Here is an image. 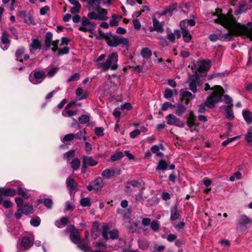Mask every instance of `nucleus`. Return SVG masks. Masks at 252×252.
<instances>
[{
  "mask_svg": "<svg viewBox=\"0 0 252 252\" xmlns=\"http://www.w3.org/2000/svg\"><path fill=\"white\" fill-rule=\"evenodd\" d=\"M222 24L230 28L231 32L236 35L249 38L252 40V23L248 22L246 25H242L237 22L232 17H223L221 19Z\"/></svg>",
  "mask_w": 252,
  "mask_h": 252,
  "instance_id": "nucleus-1",
  "label": "nucleus"
},
{
  "mask_svg": "<svg viewBox=\"0 0 252 252\" xmlns=\"http://www.w3.org/2000/svg\"><path fill=\"white\" fill-rule=\"evenodd\" d=\"M204 90L205 91L208 90L213 91L210 95L207 97L205 101V105L208 108L211 109L213 108L216 103L222 101V96L224 93V91L221 86L216 85L211 88L208 83H206Z\"/></svg>",
  "mask_w": 252,
  "mask_h": 252,
  "instance_id": "nucleus-2",
  "label": "nucleus"
},
{
  "mask_svg": "<svg viewBox=\"0 0 252 252\" xmlns=\"http://www.w3.org/2000/svg\"><path fill=\"white\" fill-rule=\"evenodd\" d=\"M232 10H229L227 15L223 14L221 13H219L218 12L217 13L216 15L217 16L218 18L217 19L214 20L215 23L220 24L224 28H226L227 29H228L229 32H227V33H222L221 32H220L218 34H211L209 36V39H210V41L214 42L217 41L218 40H220L224 41H228L232 40L233 38L232 35H234V34H233L231 32L230 28L224 26L222 24L221 20V19H222V18L223 17H232L233 18H234V17L233 16L232 14ZM235 35H236L235 34Z\"/></svg>",
  "mask_w": 252,
  "mask_h": 252,
  "instance_id": "nucleus-3",
  "label": "nucleus"
},
{
  "mask_svg": "<svg viewBox=\"0 0 252 252\" xmlns=\"http://www.w3.org/2000/svg\"><path fill=\"white\" fill-rule=\"evenodd\" d=\"M118 57L117 52H113L110 54L108 55L105 62L97 64L98 68H101L104 72L108 71L109 69L112 70H116L119 67Z\"/></svg>",
  "mask_w": 252,
  "mask_h": 252,
  "instance_id": "nucleus-4",
  "label": "nucleus"
},
{
  "mask_svg": "<svg viewBox=\"0 0 252 252\" xmlns=\"http://www.w3.org/2000/svg\"><path fill=\"white\" fill-rule=\"evenodd\" d=\"M104 38L106 43L109 46L116 47L119 45H123L127 49H128V41L123 36H117L109 32L104 35Z\"/></svg>",
  "mask_w": 252,
  "mask_h": 252,
  "instance_id": "nucleus-5",
  "label": "nucleus"
},
{
  "mask_svg": "<svg viewBox=\"0 0 252 252\" xmlns=\"http://www.w3.org/2000/svg\"><path fill=\"white\" fill-rule=\"evenodd\" d=\"M252 223V220L245 215H240L238 217L236 229L241 232L246 231Z\"/></svg>",
  "mask_w": 252,
  "mask_h": 252,
  "instance_id": "nucleus-6",
  "label": "nucleus"
},
{
  "mask_svg": "<svg viewBox=\"0 0 252 252\" xmlns=\"http://www.w3.org/2000/svg\"><path fill=\"white\" fill-rule=\"evenodd\" d=\"M46 73L44 71L40 70H33L30 73L29 76V81L34 85L41 83L46 77Z\"/></svg>",
  "mask_w": 252,
  "mask_h": 252,
  "instance_id": "nucleus-7",
  "label": "nucleus"
},
{
  "mask_svg": "<svg viewBox=\"0 0 252 252\" xmlns=\"http://www.w3.org/2000/svg\"><path fill=\"white\" fill-rule=\"evenodd\" d=\"M96 24L94 22L91 21L86 17H83L81 20V25L78 27V30L84 32L93 33Z\"/></svg>",
  "mask_w": 252,
  "mask_h": 252,
  "instance_id": "nucleus-8",
  "label": "nucleus"
},
{
  "mask_svg": "<svg viewBox=\"0 0 252 252\" xmlns=\"http://www.w3.org/2000/svg\"><path fill=\"white\" fill-rule=\"evenodd\" d=\"M70 238L72 242L78 244V247L82 250L85 251L88 250V247L86 244L81 241L80 236L77 230H75L70 234Z\"/></svg>",
  "mask_w": 252,
  "mask_h": 252,
  "instance_id": "nucleus-9",
  "label": "nucleus"
},
{
  "mask_svg": "<svg viewBox=\"0 0 252 252\" xmlns=\"http://www.w3.org/2000/svg\"><path fill=\"white\" fill-rule=\"evenodd\" d=\"M167 123L169 125H174L179 127H183L185 124L173 114H169L165 117Z\"/></svg>",
  "mask_w": 252,
  "mask_h": 252,
  "instance_id": "nucleus-10",
  "label": "nucleus"
},
{
  "mask_svg": "<svg viewBox=\"0 0 252 252\" xmlns=\"http://www.w3.org/2000/svg\"><path fill=\"white\" fill-rule=\"evenodd\" d=\"M34 236L32 234H29L24 236L21 240V246L24 250H27L33 246Z\"/></svg>",
  "mask_w": 252,
  "mask_h": 252,
  "instance_id": "nucleus-11",
  "label": "nucleus"
},
{
  "mask_svg": "<svg viewBox=\"0 0 252 252\" xmlns=\"http://www.w3.org/2000/svg\"><path fill=\"white\" fill-rule=\"evenodd\" d=\"M103 185L104 183L102 178L98 177L87 186V189L89 191H92L93 189L97 191L100 190L102 188Z\"/></svg>",
  "mask_w": 252,
  "mask_h": 252,
  "instance_id": "nucleus-12",
  "label": "nucleus"
},
{
  "mask_svg": "<svg viewBox=\"0 0 252 252\" xmlns=\"http://www.w3.org/2000/svg\"><path fill=\"white\" fill-rule=\"evenodd\" d=\"M0 47L3 50H6L10 44L9 35L6 32H3L0 37Z\"/></svg>",
  "mask_w": 252,
  "mask_h": 252,
  "instance_id": "nucleus-13",
  "label": "nucleus"
},
{
  "mask_svg": "<svg viewBox=\"0 0 252 252\" xmlns=\"http://www.w3.org/2000/svg\"><path fill=\"white\" fill-rule=\"evenodd\" d=\"M107 226L104 227L103 231L102 233L103 237L105 240L112 239L113 240L116 239L119 237L118 231L116 230H113L109 232L107 231L106 228Z\"/></svg>",
  "mask_w": 252,
  "mask_h": 252,
  "instance_id": "nucleus-14",
  "label": "nucleus"
},
{
  "mask_svg": "<svg viewBox=\"0 0 252 252\" xmlns=\"http://www.w3.org/2000/svg\"><path fill=\"white\" fill-rule=\"evenodd\" d=\"M200 81L199 77L196 75H192L190 77L189 80V88L193 93L196 92L197 86L199 85Z\"/></svg>",
  "mask_w": 252,
  "mask_h": 252,
  "instance_id": "nucleus-15",
  "label": "nucleus"
},
{
  "mask_svg": "<svg viewBox=\"0 0 252 252\" xmlns=\"http://www.w3.org/2000/svg\"><path fill=\"white\" fill-rule=\"evenodd\" d=\"M41 42L38 39H32V42L30 45V53L31 54H34L35 50H40L41 49Z\"/></svg>",
  "mask_w": 252,
  "mask_h": 252,
  "instance_id": "nucleus-16",
  "label": "nucleus"
},
{
  "mask_svg": "<svg viewBox=\"0 0 252 252\" xmlns=\"http://www.w3.org/2000/svg\"><path fill=\"white\" fill-rule=\"evenodd\" d=\"M153 27H150V31L151 32H153L154 31H157L160 33L163 32L164 29L163 28V25L156 18L153 19Z\"/></svg>",
  "mask_w": 252,
  "mask_h": 252,
  "instance_id": "nucleus-17",
  "label": "nucleus"
},
{
  "mask_svg": "<svg viewBox=\"0 0 252 252\" xmlns=\"http://www.w3.org/2000/svg\"><path fill=\"white\" fill-rule=\"evenodd\" d=\"M174 113L178 116H182L187 110V108L183 104L178 103L173 106Z\"/></svg>",
  "mask_w": 252,
  "mask_h": 252,
  "instance_id": "nucleus-18",
  "label": "nucleus"
},
{
  "mask_svg": "<svg viewBox=\"0 0 252 252\" xmlns=\"http://www.w3.org/2000/svg\"><path fill=\"white\" fill-rule=\"evenodd\" d=\"M248 9V4L244 1H240L239 2L238 8L235 11L234 14L236 15H238L243 13H246Z\"/></svg>",
  "mask_w": 252,
  "mask_h": 252,
  "instance_id": "nucleus-19",
  "label": "nucleus"
},
{
  "mask_svg": "<svg viewBox=\"0 0 252 252\" xmlns=\"http://www.w3.org/2000/svg\"><path fill=\"white\" fill-rule=\"evenodd\" d=\"M95 11L97 13L98 20L106 21L108 19V17L107 16L108 12L106 9L100 7L96 9Z\"/></svg>",
  "mask_w": 252,
  "mask_h": 252,
  "instance_id": "nucleus-20",
  "label": "nucleus"
},
{
  "mask_svg": "<svg viewBox=\"0 0 252 252\" xmlns=\"http://www.w3.org/2000/svg\"><path fill=\"white\" fill-rule=\"evenodd\" d=\"M180 213L178 210V206L175 204L170 208V220L171 221L179 219Z\"/></svg>",
  "mask_w": 252,
  "mask_h": 252,
  "instance_id": "nucleus-21",
  "label": "nucleus"
},
{
  "mask_svg": "<svg viewBox=\"0 0 252 252\" xmlns=\"http://www.w3.org/2000/svg\"><path fill=\"white\" fill-rule=\"evenodd\" d=\"M76 95L78 98V100H83L86 99L88 96V92L86 90H84L82 88H78L76 90Z\"/></svg>",
  "mask_w": 252,
  "mask_h": 252,
  "instance_id": "nucleus-22",
  "label": "nucleus"
},
{
  "mask_svg": "<svg viewBox=\"0 0 252 252\" xmlns=\"http://www.w3.org/2000/svg\"><path fill=\"white\" fill-rule=\"evenodd\" d=\"M101 0H89L87 2L88 4L89 9L90 10H96L98 8L100 7Z\"/></svg>",
  "mask_w": 252,
  "mask_h": 252,
  "instance_id": "nucleus-23",
  "label": "nucleus"
},
{
  "mask_svg": "<svg viewBox=\"0 0 252 252\" xmlns=\"http://www.w3.org/2000/svg\"><path fill=\"white\" fill-rule=\"evenodd\" d=\"M83 161L88 166H94L98 163V161L95 160L91 156H84Z\"/></svg>",
  "mask_w": 252,
  "mask_h": 252,
  "instance_id": "nucleus-24",
  "label": "nucleus"
},
{
  "mask_svg": "<svg viewBox=\"0 0 252 252\" xmlns=\"http://www.w3.org/2000/svg\"><path fill=\"white\" fill-rule=\"evenodd\" d=\"M243 117L248 124H252V113L248 110H244L242 111Z\"/></svg>",
  "mask_w": 252,
  "mask_h": 252,
  "instance_id": "nucleus-25",
  "label": "nucleus"
},
{
  "mask_svg": "<svg viewBox=\"0 0 252 252\" xmlns=\"http://www.w3.org/2000/svg\"><path fill=\"white\" fill-rule=\"evenodd\" d=\"M211 65V62L210 60H203L201 62L199 68L202 71H207L209 70Z\"/></svg>",
  "mask_w": 252,
  "mask_h": 252,
  "instance_id": "nucleus-26",
  "label": "nucleus"
},
{
  "mask_svg": "<svg viewBox=\"0 0 252 252\" xmlns=\"http://www.w3.org/2000/svg\"><path fill=\"white\" fill-rule=\"evenodd\" d=\"M115 174V171L113 169H106L102 171V176L106 179H110L114 177Z\"/></svg>",
  "mask_w": 252,
  "mask_h": 252,
  "instance_id": "nucleus-27",
  "label": "nucleus"
},
{
  "mask_svg": "<svg viewBox=\"0 0 252 252\" xmlns=\"http://www.w3.org/2000/svg\"><path fill=\"white\" fill-rule=\"evenodd\" d=\"M23 214L28 215L29 214H31L33 212V206L32 205H29L28 204H25L22 208L20 209Z\"/></svg>",
  "mask_w": 252,
  "mask_h": 252,
  "instance_id": "nucleus-28",
  "label": "nucleus"
},
{
  "mask_svg": "<svg viewBox=\"0 0 252 252\" xmlns=\"http://www.w3.org/2000/svg\"><path fill=\"white\" fill-rule=\"evenodd\" d=\"M66 184L67 188L70 190H74L77 187V183L75 182L74 179L71 177L67 178Z\"/></svg>",
  "mask_w": 252,
  "mask_h": 252,
  "instance_id": "nucleus-29",
  "label": "nucleus"
},
{
  "mask_svg": "<svg viewBox=\"0 0 252 252\" xmlns=\"http://www.w3.org/2000/svg\"><path fill=\"white\" fill-rule=\"evenodd\" d=\"M25 49L23 47H21L18 48L15 52V57L16 60L20 62H22L23 61V56L25 53Z\"/></svg>",
  "mask_w": 252,
  "mask_h": 252,
  "instance_id": "nucleus-30",
  "label": "nucleus"
},
{
  "mask_svg": "<svg viewBox=\"0 0 252 252\" xmlns=\"http://www.w3.org/2000/svg\"><path fill=\"white\" fill-rule=\"evenodd\" d=\"M68 222V219L66 217H62L55 222V225L58 228L64 227Z\"/></svg>",
  "mask_w": 252,
  "mask_h": 252,
  "instance_id": "nucleus-31",
  "label": "nucleus"
},
{
  "mask_svg": "<svg viewBox=\"0 0 252 252\" xmlns=\"http://www.w3.org/2000/svg\"><path fill=\"white\" fill-rule=\"evenodd\" d=\"M195 116L194 115L192 112L189 113V117L187 120L188 126L189 128L192 127L195 124Z\"/></svg>",
  "mask_w": 252,
  "mask_h": 252,
  "instance_id": "nucleus-32",
  "label": "nucleus"
},
{
  "mask_svg": "<svg viewBox=\"0 0 252 252\" xmlns=\"http://www.w3.org/2000/svg\"><path fill=\"white\" fill-rule=\"evenodd\" d=\"M53 34L50 32H48L45 36V44L46 46L48 48H49L53 42Z\"/></svg>",
  "mask_w": 252,
  "mask_h": 252,
  "instance_id": "nucleus-33",
  "label": "nucleus"
},
{
  "mask_svg": "<svg viewBox=\"0 0 252 252\" xmlns=\"http://www.w3.org/2000/svg\"><path fill=\"white\" fill-rule=\"evenodd\" d=\"M232 105L231 106H227L225 107V113H226V117L231 120H233L234 118V115L233 114L232 108Z\"/></svg>",
  "mask_w": 252,
  "mask_h": 252,
  "instance_id": "nucleus-34",
  "label": "nucleus"
},
{
  "mask_svg": "<svg viewBox=\"0 0 252 252\" xmlns=\"http://www.w3.org/2000/svg\"><path fill=\"white\" fill-rule=\"evenodd\" d=\"M152 54L151 50L148 48H144L141 51V55L144 59H150Z\"/></svg>",
  "mask_w": 252,
  "mask_h": 252,
  "instance_id": "nucleus-35",
  "label": "nucleus"
},
{
  "mask_svg": "<svg viewBox=\"0 0 252 252\" xmlns=\"http://www.w3.org/2000/svg\"><path fill=\"white\" fill-rule=\"evenodd\" d=\"M70 163L73 171L77 170L80 166V161L77 158H74Z\"/></svg>",
  "mask_w": 252,
  "mask_h": 252,
  "instance_id": "nucleus-36",
  "label": "nucleus"
},
{
  "mask_svg": "<svg viewBox=\"0 0 252 252\" xmlns=\"http://www.w3.org/2000/svg\"><path fill=\"white\" fill-rule=\"evenodd\" d=\"M168 166L167 162L161 159L159 160L158 166L156 167L157 170H165L167 169Z\"/></svg>",
  "mask_w": 252,
  "mask_h": 252,
  "instance_id": "nucleus-37",
  "label": "nucleus"
},
{
  "mask_svg": "<svg viewBox=\"0 0 252 252\" xmlns=\"http://www.w3.org/2000/svg\"><path fill=\"white\" fill-rule=\"evenodd\" d=\"M181 32L182 33L184 41L187 43L189 42L191 39V36L189 30H184V31H182Z\"/></svg>",
  "mask_w": 252,
  "mask_h": 252,
  "instance_id": "nucleus-38",
  "label": "nucleus"
},
{
  "mask_svg": "<svg viewBox=\"0 0 252 252\" xmlns=\"http://www.w3.org/2000/svg\"><path fill=\"white\" fill-rule=\"evenodd\" d=\"M138 245L141 249L145 250L149 248V244L146 240L141 239L138 241Z\"/></svg>",
  "mask_w": 252,
  "mask_h": 252,
  "instance_id": "nucleus-39",
  "label": "nucleus"
},
{
  "mask_svg": "<svg viewBox=\"0 0 252 252\" xmlns=\"http://www.w3.org/2000/svg\"><path fill=\"white\" fill-rule=\"evenodd\" d=\"M3 194L7 196H13L16 194V190L12 188L6 189L3 190Z\"/></svg>",
  "mask_w": 252,
  "mask_h": 252,
  "instance_id": "nucleus-40",
  "label": "nucleus"
},
{
  "mask_svg": "<svg viewBox=\"0 0 252 252\" xmlns=\"http://www.w3.org/2000/svg\"><path fill=\"white\" fill-rule=\"evenodd\" d=\"M17 193L19 195H21L24 198H28L30 196V194L26 192L23 188L19 187L17 188Z\"/></svg>",
  "mask_w": 252,
  "mask_h": 252,
  "instance_id": "nucleus-41",
  "label": "nucleus"
},
{
  "mask_svg": "<svg viewBox=\"0 0 252 252\" xmlns=\"http://www.w3.org/2000/svg\"><path fill=\"white\" fill-rule=\"evenodd\" d=\"M124 156V154L122 152H119L112 155L111 157V159L113 161H115L122 159Z\"/></svg>",
  "mask_w": 252,
  "mask_h": 252,
  "instance_id": "nucleus-42",
  "label": "nucleus"
},
{
  "mask_svg": "<svg viewBox=\"0 0 252 252\" xmlns=\"http://www.w3.org/2000/svg\"><path fill=\"white\" fill-rule=\"evenodd\" d=\"M111 27H117L119 25L118 17L117 15L113 14L112 16V20L109 22Z\"/></svg>",
  "mask_w": 252,
  "mask_h": 252,
  "instance_id": "nucleus-43",
  "label": "nucleus"
},
{
  "mask_svg": "<svg viewBox=\"0 0 252 252\" xmlns=\"http://www.w3.org/2000/svg\"><path fill=\"white\" fill-rule=\"evenodd\" d=\"M81 205L83 207H90L91 203L90 199L88 197H84L81 199Z\"/></svg>",
  "mask_w": 252,
  "mask_h": 252,
  "instance_id": "nucleus-44",
  "label": "nucleus"
},
{
  "mask_svg": "<svg viewBox=\"0 0 252 252\" xmlns=\"http://www.w3.org/2000/svg\"><path fill=\"white\" fill-rule=\"evenodd\" d=\"M75 155V151L73 150H70L69 151L65 153L63 156L64 158L66 159L67 161H69L71 158H72Z\"/></svg>",
  "mask_w": 252,
  "mask_h": 252,
  "instance_id": "nucleus-45",
  "label": "nucleus"
},
{
  "mask_svg": "<svg viewBox=\"0 0 252 252\" xmlns=\"http://www.w3.org/2000/svg\"><path fill=\"white\" fill-rule=\"evenodd\" d=\"M77 113V112L76 111L64 110L62 112V115L64 117H71L73 116L76 115Z\"/></svg>",
  "mask_w": 252,
  "mask_h": 252,
  "instance_id": "nucleus-46",
  "label": "nucleus"
},
{
  "mask_svg": "<svg viewBox=\"0 0 252 252\" xmlns=\"http://www.w3.org/2000/svg\"><path fill=\"white\" fill-rule=\"evenodd\" d=\"M81 5L80 4L74 5V6L71 7L70 9V12L72 14H77L80 11Z\"/></svg>",
  "mask_w": 252,
  "mask_h": 252,
  "instance_id": "nucleus-47",
  "label": "nucleus"
},
{
  "mask_svg": "<svg viewBox=\"0 0 252 252\" xmlns=\"http://www.w3.org/2000/svg\"><path fill=\"white\" fill-rule=\"evenodd\" d=\"M86 131L85 130H84L83 131H79L78 133L76 134H75V138L76 139H80L82 138H83L84 141L86 140V137L85 136L86 135Z\"/></svg>",
  "mask_w": 252,
  "mask_h": 252,
  "instance_id": "nucleus-48",
  "label": "nucleus"
},
{
  "mask_svg": "<svg viewBox=\"0 0 252 252\" xmlns=\"http://www.w3.org/2000/svg\"><path fill=\"white\" fill-rule=\"evenodd\" d=\"M31 224L34 227H37L40 223V219L38 217H36L31 220Z\"/></svg>",
  "mask_w": 252,
  "mask_h": 252,
  "instance_id": "nucleus-49",
  "label": "nucleus"
},
{
  "mask_svg": "<svg viewBox=\"0 0 252 252\" xmlns=\"http://www.w3.org/2000/svg\"><path fill=\"white\" fill-rule=\"evenodd\" d=\"M80 123L82 124H86L90 121V117L87 115H81L78 119Z\"/></svg>",
  "mask_w": 252,
  "mask_h": 252,
  "instance_id": "nucleus-50",
  "label": "nucleus"
},
{
  "mask_svg": "<svg viewBox=\"0 0 252 252\" xmlns=\"http://www.w3.org/2000/svg\"><path fill=\"white\" fill-rule=\"evenodd\" d=\"M75 138V134L74 133H70L65 135L64 137L63 138V140L62 141L63 142H69Z\"/></svg>",
  "mask_w": 252,
  "mask_h": 252,
  "instance_id": "nucleus-51",
  "label": "nucleus"
},
{
  "mask_svg": "<svg viewBox=\"0 0 252 252\" xmlns=\"http://www.w3.org/2000/svg\"><path fill=\"white\" fill-rule=\"evenodd\" d=\"M80 75L79 73H75L71 75L67 79V82L76 81L79 79Z\"/></svg>",
  "mask_w": 252,
  "mask_h": 252,
  "instance_id": "nucleus-52",
  "label": "nucleus"
},
{
  "mask_svg": "<svg viewBox=\"0 0 252 252\" xmlns=\"http://www.w3.org/2000/svg\"><path fill=\"white\" fill-rule=\"evenodd\" d=\"M151 228L154 231H158L159 229V224L156 220H153L150 225Z\"/></svg>",
  "mask_w": 252,
  "mask_h": 252,
  "instance_id": "nucleus-53",
  "label": "nucleus"
},
{
  "mask_svg": "<svg viewBox=\"0 0 252 252\" xmlns=\"http://www.w3.org/2000/svg\"><path fill=\"white\" fill-rule=\"evenodd\" d=\"M59 68L58 67H53L50 69L47 72V76L50 77H53L58 71Z\"/></svg>",
  "mask_w": 252,
  "mask_h": 252,
  "instance_id": "nucleus-54",
  "label": "nucleus"
},
{
  "mask_svg": "<svg viewBox=\"0 0 252 252\" xmlns=\"http://www.w3.org/2000/svg\"><path fill=\"white\" fill-rule=\"evenodd\" d=\"M43 203L48 209H51L52 208L53 201L51 199L45 198L43 200Z\"/></svg>",
  "mask_w": 252,
  "mask_h": 252,
  "instance_id": "nucleus-55",
  "label": "nucleus"
},
{
  "mask_svg": "<svg viewBox=\"0 0 252 252\" xmlns=\"http://www.w3.org/2000/svg\"><path fill=\"white\" fill-rule=\"evenodd\" d=\"M15 200L18 208V211H20V209H21V208L23 207V200L20 197H16Z\"/></svg>",
  "mask_w": 252,
  "mask_h": 252,
  "instance_id": "nucleus-56",
  "label": "nucleus"
},
{
  "mask_svg": "<svg viewBox=\"0 0 252 252\" xmlns=\"http://www.w3.org/2000/svg\"><path fill=\"white\" fill-rule=\"evenodd\" d=\"M104 128L102 127H96L94 128L95 134L98 136H102L104 135Z\"/></svg>",
  "mask_w": 252,
  "mask_h": 252,
  "instance_id": "nucleus-57",
  "label": "nucleus"
},
{
  "mask_svg": "<svg viewBox=\"0 0 252 252\" xmlns=\"http://www.w3.org/2000/svg\"><path fill=\"white\" fill-rule=\"evenodd\" d=\"M185 225V223L183 220L180 222L179 223L173 224V226L178 231H180V230L182 229L184 227Z\"/></svg>",
  "mask_w": 252,
  "mask_h": 252,
  "instance_id": "nucleus-58",
  "label": "nucleus"
},
{
  "mask_svg": "<svg viewBox=\"0 0 252 252\" xmlns=\"http://www.w3.org/2000/svg\"><path fill=\"white\" fill-rule=\"evenodd\" d=\"M165 249V247L163 246H155L151 248V251L153 252H160Z\"/></svg>",
  "mask_w": 252,
  "mask_h": 252,
  "instance_id": "nucleus-59",
  "label": "nucleus"
},
{
  "mask_svg": "<svg viewBox=\"0 0 252 252\" xmlns=\"http://www.w3.org/2000/svg\"><path fill=\"white\" fill-rule=\"evenodd\" d=\"M173 96L172 91L170 89H166L164 93V97L165 98H170Z\"/></svg>",
  "mask_w": 252,
  "mask_h": 252,
  "instance_id": "nucleus-60",
  "label": "nucleus"
},
{
  "mask_svg": "<svg viewBox=\"0 0 252 252\" xmlns=\"http://www.w3.org/2000/svg\"><path fill=\"white\" fill-rule=\"evenodd\" d=\"M69 48L68 47H64L61 50H59L58 55L61 56L62 55L67 54L69 53Z\"/></svg>",
  "mask_w": 252,
  "mask_h": 252,
  "instance_id": "nucleus-61",
  "label": "nucleus"
},
{
  "mask_svg": "<svg viewBox=\"0 0 252 252\" xmlns=\"http://www.w3.org/2000/svg\"><path fill=\"white\" fill-rule=\"evenodd\" d=\"M173 105L171 102H166L164 103L161 107V110L165 111L168 109V108L172 107L173 108Z\"/></svg>",
  "mask_w": 252,
  "mask_h": 252,
  "instance_id": "nucleus-62",
  "label": "nucleus"
},
{
  "mask_svg": "<svg viewBox=\"0 0 252 252\" xmlns=\"http://www.w3.org/2000/svg\"><path fill=\"white\" fill-rule=\"evenodd\" d=\"M87 16L91 20H98L97 14L94 11L89 13Z\"/></svg>",
  "mask_w": 252,
  "mask_h": 252,
  "instance_id": "nucleus-63",
  "label": "nucleus"
},
{
  "mask_svg": "<svg viewBox=\"0 0 252 252\" xmlns=\"http://www.w3.org/2000/svg\"><path fill=\"white\" fill-rule=\"evenodd\" d=\"M128 185L132 186L133 187L140 188L141 184L139 182L136 180H131L127 182Z\"/></svg>",
  "mask_w": 252,
  "mask_h": 252,
  "instance_id": "nucleus-64",
  "label": "nucleus"
}]
</instances>
